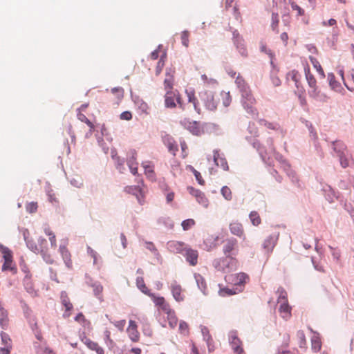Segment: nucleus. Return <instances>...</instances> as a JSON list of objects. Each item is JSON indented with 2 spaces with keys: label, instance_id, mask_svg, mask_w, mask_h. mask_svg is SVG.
<instances>
[{
  "label": "nucleus",
  "instance_id": "nucleus-56",
  "mask_svg": "<svg viewBox=\"0 0 354 354\" xmlns=\"http://www.w3.org/2000/svg\"><path fill=\"white\" fill-rule=\"evenodd\" d=\"M277 73L278 72L271 71V73H270V79H271L272 83L273 84V85L274 86H279L281 84L280 79L277 76Z\"/></svg>",
  "mask_w": 354,
  "mask_h": 354
},
{
  "label": "nucleus",
  "instance_id": "nucleus-57",
  "mask_svg": "<svg viewBox=\"0 0 354 354\" xmlns=\"http://www.w3.org/2000/svg\"><path fill=\"white\" fill-rule=\"evenodd\" d=\"M145 247L147 250L151 251L155 256L159 255V252L156 248L155 245L151 241H145Z\"/></svg>",
  "mask_w": 354,
  "mask_h": 354
},
{
  "label": "nucleus",
  "instance_id": "nucleus-54",
  "mask_svg": "<svg viewBox=\"0 0 354 354\" xmlns=\"http://www.w3.org/2000/svg\"><path fill=\"white\" fill-rule=\"evenodd\" d=\"M290 310H291V308H290V306L288 304V302L281 303V305L279 306V312L280 313H286V314H287V315H288L290 316Z\"/></svg>",
  "mask_w": 354,
  "mask_h": 354
},
{
  "label": "nucleus",
  "instance_id": "nucleus-14",
  "mask_svg": "<svg viewBox=\"0 0 354 354\" xmlns=\"http://www.w3.org/2000/svg\"><path fill=\"white\" fill-rule=\"evenodd\" d=\"M59 252L62 257L63 261L66 265V266L68 268H71L72 267V261H71V255L70 252L68 250L65 245H61L59 246Z\"/></svg>",
  "mask_w": 354,
  "mask_h": 354
},
{
  "label": "nucleus",
  "instance_id": "nucleus-35",
  "mask_svg": "<svg viewBox=\"0 0 354 354\" xmlns=\"http://www.w3.org/2000/svg\"><path fill=\"white\" fill-rule=\"evenodd\" d=\"M167 315L169 326L171 328H174L177 326L178 319L175 315V313L173 310H170L169 314Z\"/></svg>",
  "mask_w": 354,
  "mask_h": 354
},
{
  "label": "nucleus",
  "instance_id": "nucleus-27",
  "mask_svg": "<svg viewBox=\"0 0 354 354\" xmlns=\"http://www.w3.org/2000/svg\"><path fill=\"white\" fill-rule=\"evenodd\" d=\"M304 73L309 86L315 87L317 85V81L314 75L310 73V68L308 65L304 68Z\"/></svg>",
  "mask_w": 354,
  "mask_h": 354
},
{
  "label": "nucleus",
  "instance_id": "nucleus-23",
  "mask_svg": "<svg viewBox=\"0 0 354 354\" xmlns=\"http://www.w3.org/2000/svg\"><path fill=\"white\" fill-rule=\"evenodd\" d=\"M136 285L138 289L145 295L149 296L150 297V295L153 294L150 290L148 289V288L146 286L144 279L141 277H138L136 279Z\"/></svg>",
  "mask_w": 354,
  "mask_h": 354
},
{
  "label": "nucleus",
  "instance_id": "nucleus-17",
  "mask_svg": "<svg viewBox=\"0 0 354 354\" xmlns=\"http://www.w3.org/2000/svg\"><path fill=\"white\" fill-rule=\"evenodd\" d=\"M322 191L324 192L325 198L329 203L334 202L335 198H337L338 196L337 193L330 185H326L322 188Z\"/></svg>",
  "mask_w": 354,
  "mask_h": 354
},
{
  "label": "nucleus",
  "instance_id": "nucleus-8",
  "mask_svg": "<svg viewBox=\"0 0 354 354\" xmlns=\"http://www.w3.org/2000/svg\"><path fill=\"white\" fill-rule=\"evenodd\" d=\"M180 124L194 136H201L203 132L201 130L199 124L196 121H191L189 119L184 118L180 121Z\"/></svg>",
  "mask_w": 354,
  "mask_h": 354
},
{
  "label": "nucleus",
  "instance_id": "nucleus-6",
  "mask_svg": "<svg viewBox=\"0 0 354 354\" xmlns=\"http://www.w3.org/2000/svg\"><path fill=\"white\" fill-rule=\"evenodd\" d=\"M39 254H41L44 261L48 264H53L54 263L53 259L50 254L48 252V243L46 239L42 236L39 237L37 240Z\"/></svg>",
  "mask_w": 354,
  "mask_h": 354
},
{
  "label": "nucleus",
  "instance_id": "nucleus-49",
  "mask_svg": "<svg viewBox=\"0 0 354 354\" xmlns=\"http://www.w3.org/2000/svg\"><path fill=\"white\" fill-rule=\"evenodd\" d=\"M19 266L21 271L26 273L25 277L28 278V277H31L28 266L26 264L24 259L23 257H21L19 261Z\"/></svg>",
  "mask_w": 354,
  "mask_h": 354
},
{
  "label": "nucleus",
  "instance_id": "nucleus-24",
  "mask_svg": "<svg viewBox=\"0 0 354 354\" xmlns=\"http://www.w3.org/2000/svg\"><path fill=\"white\" fill-rule=\"evenodd\" d=\"M92 288L94 296L97 298L100 302H102L104 301L102 294L103 291V286L101 283L98 281L97 283L93 284Z\"/></svg>",
  "mask_w": 354,
  "mask_h": 354
},
{
  "label": "nucleus",
  "instance_id": "nucleus-34",
  "mask_svg": "<svg viewBox=\"0 0 354 354\" xmlns=\"http://www.w3.org/2000/svg\"><path fill=\"white\" fill-rule=\"evenodd\" d=\"M258 122L260 125L265 126L268 129L272 130H277L279 127V124L274 122H270L265 119H259Z\"/></svg>",
  "mask_w": 354,
  "mask_h": 354
},
{
  "label": "nucleus",
  "instance_id": "nucleus-43",
  "mask_svg": "<svg viewBox=\"0 0 354 354\" xmlns=\"http://www.w3.org/2000/svg\"><path fill=\"white\" fill-rule=\"evenodd\" d=\"M236 277V280L235 284L239 285V286L244 284L246 281V279H248V274H246L244 272H240V273L237 274Z\"/></svg>",
  "mask_w": 354,
  "mask_h": 354
},
{
  "label": "nucleus",
  "instance_id": "nucleus-60",
  "mask_svg": "<svg viewBox=\"0 0 354 354\" xmlns=\"http://www.w3.org/2000/svg\"><path fill=\"white\" fill-rule=\"evenodd\" d=\"M201 333L203 334V339L205 341V340H208V341L212 340V337L211 335L209 334V329L207 328V327L201 326Z\"/></svg>",
  "mask_w": 354,
  "mask_h": 354
},
{
  "label": "nucleus",
  "instance_id": "nucleus-26",
  "mask_svg": "<svg viewBox=\"0 0 354 354\" xmlns=\"http://www.w3.org/2000/svg\"><path fill=\"white\" fill-rule=\"evenodd\" d=\"M62 304L66 308V311H70L73 308V304L71 303L66 291H62L60 294Z\"/></svg>",
  "mask_w": 354,
  "mask_h": 354
},
{
  "label": "nucleus",
  "instance_id": "nucleus-40",
  "mask_svg": "<svg viewBox=\"0 0 354 354\" xmlns=\"http://www.w3.org/2000/svg\"><path fill=\"white\" fill-rule=\"evenodd\" d=\"M297 337L299 339V346L300 348H304L306 345V340L305 333L302 330H299L297 333Z\"/></svg>",
  "mask_w": 354,
  "mask_h": 354
},
{
  "label": "nucleus",
  "instance_id": "nucleus-18",
  "mask_svg": "<svg viewBox=\"0 0 354 354\" xmlns=\"http://www.w3.org/2000/svg\"><path fill=\"white\" fill-rule=\"evenodd\" d=\"M9 319L7 310L0 304V326L3 329L8 326Z\"/></svg>",
  "mask_w": 354,
  "mask_h": 354
},
{
  "label": "nucleus",
  "instance_id": "nucleus-11",
  "mask_svg": "<svg viewBox=\"0 0 354 354\" xmlns=\"http://www.w3.org/2000/svg\"><path fill=\"white\" fill-rule=\"evenodd\" d=\"M183 254L185 257L186 261L189 262L191 266H194L197 264L198 257L197 250L187 248L185 250V253H183Z\"/></svg>",
  "mask_w": 354,
  "mask_h": 354
},
{
  "label": "nucleus",
  "instance_id": "nucleus-30",
  "mask_svg": "<svg viewBox=\"0 0 354 354\" xmlns=\"http://www.w3.org/2000/svg\"><path fill=\"white\" fill-rule=\"evenodd\" d=\"M309 59L310 61V62L312 63V64L313 65L314 68H315L319 73V75L321 76L322 78H324L325 77V73H324V71L323 70V68H322L319 61L314 57L313 56H310L309 57Z\"/></svg>",
  "mask_w": 354,
  "mask_h": 354
},
{
  "label": "nucleus",
  "instance_id": "nucleus-9",
  "mask_svg": "<svg viewBox=\"0 0 354 354\" xmlns=\"http://www.w3.org/2000/svg\"><path fill=\"white\" fill-rule=\"evenodd\" d=\"M150 298L153 300L156 306H158L166 314H169L171 309L169 304L165 301L163 297H156L155 294L153 293L150 295Z\"/></svg>",
  "mask_w": 354,
  "mask_h": 354
},
{
  "label": "nucleus",
  "instance_id": "nucleus-42",
  "mask_svg": "<svg viewBox=\"0 0 354 354\" xmlns=\"http://www.w3.org/2000/svg\"><path fill=\"white\" fill-rule=\"evenodd\" d=\"M173 84H174V75H169V77H166V78L164 80L165 89L166 91H167V90L174 91L173 90Z\"/></svg>",
  "mask_w": 354,
  "mask_h": 354
},
{
  "label": "nucleus",
  "instance_id": "nucleus-63",
  "mask_svg": "<svg viewBox=\"0 0 354 354\" xmlns=\"http://www.w3.org/2000/svg\"><path fill=\"white\" fill-rule=\"evenodd\" d=\"M279 15L277 12L272 13V24L271 27L273 30H275L279 24Z\"/></svg>",
  "mask_w": 354,
  "mask_h": 354
},
{
  "label": "nucleus",
  "instance_id": "nucleus-21",
  "mask_svg": "<svg viewBox=\"0 0 354 354\" xmlns=\"http://www.w3.org/2000/svg\"><path fill=\"white\" fill-rule=\"evenodd\" d=\"M328 80L330 88L335 91H340L342 87L339 82L335 80V75L333 73H328Z\"/></svg>",
  "mask_w": 354,
  "mask_h": 354
},
{
  "label": "nucleus",
  "instance_id": "nucleus-61",
  "mask_svg": "<svg viewBox=\"0 0 354 354\" xmlns=\"http://www.w3.org/2000/svg\"><path fill=\"white\" fill-rule=\"evenodd\" d=\"M164 58H165V55H162L160 57L159 61L158 62L156 69V75H159L162 71V69L165 65Z\"/></svg>",
  "mask_w": 354,
  "mask_h": 354
},
{
  "label": "nucleus",
  "instance_id": "nucleus-37",
  "mask_svg": "<svg viewBox=\"0 0 354 354\" xmlns=\"http://www.w3.org/2000/svg\"><path fill=\"white\" fill-rule=\"evenodd\" d=\"M249 217L253 225L258 226L261 223V220L257 212H251L249 214Z\"/></svg>",
  "mask_w": 354,
  "mask_h": 354
},
{
  "label": "nucleus",
  "instance_id": "nucleus-3",
  "mask_svg": "<svg viewBox=\"0 0 354 354\" xmlns=\"http://www.w3.org/2000/svg\"><path fill=\"white\" fill-rule=\"evenodd\" d=\"M198 96L207 109L209 111L216 109L218 101L215 99L214 92L204 90L198 93Z\"/></svg>",
  "mask_w": 354,
  "mask_h": 354
},
{
  "label": "nucleus",
  "instance_id": "nucleus-31",
  "mask_svg": "<svg viewBox=\"0 0 354 354\" xmlns=\"http://www.w3.org/2000/svg\"><path fill=\"white\" fill-rule=\"evenodd\" d=\"M276 293L278 295L277 301L279 303L288 302V295L283 287H279Z\"/></svg>",
  "mask_w": 354,
  "mask_h": 354
},
{
  "label": "nucleus",
  "instance_id": "nucleus-10",
  "mask_svg": "<svg viewBox=\"0 0 354 354\" xmlns=\"http://www.w3.org/2000/svg\"><path fill=\"white\" fill-rule=\"evenodd\" d=\"M279 235V233H274L268 236L263 241V249H265L268 252H272L277 243Z\"/></svg>",
  "mask_w": 354,
  "mask_h": 354
},
{
  "label": "nucleus",
  "instance_id": "nucleus-22",
  "mask_svg": "<svg viewBox=\"0 0 354 354\" xmlns=\"http://www.w3.org/2000/svg\"><path fill=\"white\" fill-rule=\"evenodd\" d=\"M230 232L237 236H241L243 234V228L240 223L234 222L230 224Z\"/></svg>",
  "mask_w": 354,
  "mask_h": 354
},
{
  "label": "nucleus",
  "instance_id": "nucleus-39",
  "mask_svg": "<svg viewBox=\"0 0 354 354\" xmlns=\"http://www.w3.org/2000/svg\"><path fill=\"white\" fill-rule=\"evenodd\" d=\"M188 169L193 173L194 175L196 180H197L198 183L201 185H205V180L203 179L201 173L196 170L194 167L192 165H189Z\"/></svg>",
  "mask_w": 354,
  "mask_h": 354
},
{
  "label": "nucleus",
  "instance_id": "nucleus-12",
  "mask_svg": "<svg viewBox=\"0 0 354 354\" xmlns=\"http://www.w3.org/2000/svg\"><path fill=\"white\" fill-rule=\"evenodd\" d=\"M131 156L127 159V165L133 175L138 174V162H136L137 153L135 149L130 151Z\"/></svg>",
  "mask_w": 354,
  "mask_h": 354
},
{
  "label": "nucleus",
  "instance_id": "nucleus-52",
  "mask_svg": "<svg viewBox=\"0 0 354 354\" xmlns=\"http://www.w3.org/2000/svg\"><path fill=\"white\" fill-rule=\"evenodd\" d=\"M30 277H28V278L24 277V285L28 293H32L34 292V288L32 286V283L30 281Z\"/></svg>",
  "mask_w": 354,
  "mask_h": 354
},
{
  "label": "nucleus",
  "instance_id": "nucleus-59",
  "mask_svg": "<svg viewBox=\"0 0 354 354\" xmlns=\"http://www.w3.org/2000/svg\"><path fill=\"white\" fill-rule=\"evenodd\" d=\"M219 294L221 296L225 297L226 295H233L236 294L234 288H223L220 289Z\"/></svg>",
  "mask_w": 354,
  "mask_h": 354
},
{
  "label": "nucleus",
  "instance_id": "nucleus-13",
  "mask_svg": "<svg viewBox=\"0 0 354 354\" xmlns=\"http://www.w3.org/2000/svg\"><path fill=\"white\" fill-rule=\"evenodd\" d=\"M213 153V159L215 165L221 167L224 171H227L229 167L225 158L221 156L219 151L217 149L214 150Z\"/></svg>",
  "mask_w": 354,
  "mask_h": 354
},
{
  "label": "nucleus",
  "instance_id": "nucleus-51",
  "mask_svg": "<svg viewBox=\"0 0 354 354\" xmlns=\"http://www.w3.org/2000/svg\"><path fill=\"white\" fill-rule=\"evenodd\" d=\"M111 93L116 95L118 100H122L124 97V89L120 87H114L111 89Z\"/></svg>",
  "mask_w": 354,
  "mask_h": 354
},
{
  "label": "nucleus",
  "instance_id": "nucleus-28",
  "mask_svg": "<svg viewBox=\"0 0 354 354\" xmlns=\"http://www.w3.org/2000/svg\"><path fill=\"white\" fill-rule=\"evenodd\" d=\"M165 142L167 146L169 151L175 155L176 151H178V145H176L174 140L171 137L169 136L165 138Z\"/></svg>",
  "mask_w": 354,
  "mask_h": 354
},
{
  "label": "nucleus",
  "instance_id": "nucleus-2",
  "mask_svg": "<svg viewBox=\"0 0 354 354\" xmlns=\"http://www.w3.org/2000/svg\"><path fill=\"white\" fill-rule=\"evenodd\" d=\"M242 96V105L245 111L251 114L252 116H256L258 112L255 108L252 106V104L255 102V99L252 96L249 86L240 90Z\"/></svg>",
  "mask_w": 354,
  "mask_h": 354
},
{
  "label": "nucleus",
  "instance_id": "nucleus-15",
  "mask_svg": "<svg viewBox=\"0 0 354 354\" xmlns=\"http://www.w3.org/2000/svg\"><path fill=\"white\" fill-rule=\"evenodd\" d=\"M3 257L4 259V263L2 266V270H11L13 271L15 273L17 272V269L15 267H13L11 266L12 263V252H10L8 254H6L5 255H3Z\"/></svg>",
  "mask_w": 354,
  "mask_h": 354
},
{
  "label": "nucleus",
  "instance_id": "nucleus-46",
  "mask_svg": "<svg viewBox=\"0 0 354 354\" xmlns=\"http://www.w3.org/2000/svg\"><path fill=\"white\" fill-rule=\"evenodd\" d=\"M77 118H78L81 122L86 123V124L89 127V128H91V129H95V126H94V124H93V122H91V121H90L87 118H86V116L84 114H83V113H82L79 112V113H77Z\"/></svg>",
  "mask_w": 354,
  "mask_h": 354
},
{
  "label": "nucleus",
  "instance_id": "nucleus-58",
  "mask_svg": "<svg viewBox=\"0 0 354 354\" xmlns=\"http://www.w3.org/2000/svg\"><path fill=\"white\" fill-rule=\"evenodd\" d=\"M248 131L250 135L254 136V137L259 136V132L257 128L255 127L254 123L249 122L248 127Z\"/></svg>",
  "mask_w": 354,
  "mask_h": 354
},
{
  "label": "nucleus",
  "instance_id": "nucleus-55",
  "mask_svg": "<svg viewBox=\"0 0 354 354\" xmlns=\"http://www.w3.org/2000/svg\"><path fill=\"white\" fill-rule=\"evenodd\" d=\"M189 32L188 30H183L181 33V43L185 47L189 46Z\"/></svg>",
  "mask_w": 354,
  "mask_h": 354
},
{
  "label": "nucleus",
  "instance_id": "nucleus-38",
  "mask_svg": "<svg viewBox=\"0 0 354 354\" xmlns=\"http://www.w3.org/2000/svg\"><path fill=\"white\" fill-rule=\"evenodd\" d=\"M312 350L317 353L320 351L322 347V343L318 337H313L311 339Z\"/></svg>",
  "mask_w": 354,
  "mask_h": 354
},
{
  "label": "nucleus",
  "instance_id": "nucleus-1",
  "mask_svg": "<svg viewBox=\"0 0 354 354\" xmlns=\"http://www.w3.org/2000/svg\"><path fill=\"white\" fill-rule=\"evenodd\" d=\"M212 264L218 271L227 273L236 270L239 263L236 257H225L214 259Z\"/></svg>",
  "mask_w": 354,
  "mask_h": 354
},
{
  "label": "nucleus",
  "instance_id": "nucleus-25",
  "mask_svg": "<svg viewBox=\"0 0 354 354\" xmlns=\"http://www.w3.org/2000/svg\"><path fill=\"white\" fill-rule=\"evenodd\" d=\"M194 278L196 281L198 287L202 291L204 295H207V285L205 279L200 274H195Z\"/></svg>",
  "mask_w": 354,
  "mask_h": 354
},
{
  "label": "nucleus",
  "instance_id": "nucleus-36",
  "mask_svg": "<svg viewBox=\"0 0 354 354\" xmlns=\"http://www.w3.org/2000/svg\"><path fill=\"white\" fill-rule=\"evenodd\" d=\"M81 340L82 342H84L87 346V347L89 349H91L92 351H95L98 347H100L99 345L97 344V343L91 341L90 339L87 338L85 335H84V337H81Z\"/></svg>",
  "mask_w": 354,
  "mask_h": 354
},
{
  "label": "nucleus",
  "instance_id": "nucleus-20",
  "mask_svg": "<svg viewBox=\"0 0 354 354\" xmlns=\"http://www.w3.org/2000/svg\"><path fill=\"white\" fill-rule=\"evenodd\" d=\"M27 234H28V231L26 230L24 232V238L26 241V246L29 250H30L34 253L39 254V248L37 245L32 239H28Z\"/></svg>",
  "mask_w": 354,
  "mask_h": 354
},
{
  "label": "nucleus",
  "instance_id": "nucleus-29",
  "mask_svg": "<svg viewBox=\"0 0 354 354\" xmlns=\"http://www.w3.org/2000/svg\"><path fill=\"white\" fill-rule=\"evenodd\" d=\"M230 343L232 345V348L234 351H237V350H240L242 347L241 346V342L239 338H238L237 335L234 333L231 335L230 339Z\"/></svg>",
  "mask_w": 354,
  "mask_h": 354
},
{
  "label": "nucleus",
  "instance_id": "nucleus-32",
  "mask_svg": "<svg viewBox=\"0 0 354 354\" xmlns=\"http://www.w3.org/2000/svg\"><path fill=\"white\" fill-rule=\"evenodd\" d=\"M112 158L113 160H115L116 169L120 172L123 173L124 170H125V167L124 166V159L121 158L120 157L118 156L117 155H112Z\"/></svg>",
  "mask_w": 354,
  "mask_h": 354
},
{
  "label": "nucleus",
  "instance_id": "nucleus-33",
  "mask_svg": "<svg viewBox=\"0 0 354 354\" xmlns=\"http://www.w3.org/2000/svg\"><path fill=\"white\" fill-rule=\"evenodd\" d=\"M169 247L173 248L174 251H176L177 253L185 252V250L187 248L183 242H171L169 243Z\"/></svg>",
  "mask_w": 354,
  "mask_h": 354
},
{
  "label": "nucleus",
  "instance_id": "nucleus-50",
  "mask_svg": "<svg viewBox=\"0 0 354 354\" xmlns=\"http://www.w3.org/2000/svg\"><path fill=\"white\" fill-rule=\"evenodd\" d=\"M37 202H30L26 205V209L30 214L35 213L37 211Z\"/></svg>",
  "mask_w": 354,
  "mask_h": 354
},
{
  "label": "nucleus",
  "instance_id": "nucleus-4",
  "mask_svg": "<svg viewBox=\"0 0 354 354\" xmlns=\"http://www.w3.org/2000/svg\"><path fill=\"white\" fill-rule=\"evenodd\" d=\"M183 109V104L178 90H167L165 95V105L167 108L173 109L176 106V104Z\"/></svg>",
  "mask_w": 354,
  "mask_h": 354
},
{
  "label": "nucleus",
  "instance_id": "nucleus-16",
  "mask_svg": "<svg viewBox=\"0 0 354 354\" xmlns=\"http://www.w3.org/2000/svg\"><path fill=\"white\" fill-rule=\"evenodd\" d=\"M333 149L336 153L337 156H342L345 153L346 146L341 140H335L331 142Z\"/></svg>",
  "mask_w": 354,
  "mask_h": 354
},
{
  "label": "nucleus",
  "instance_id": "nucleus-41",
  "mask_svg": "<svg viewBox=\"0 0 354 354\" xmlns=\"http://www.w3.org/2000/svg\"><path fill=\"white\" fill-rule=\"evenodd\" d=\"M337 39H338V34L337 32L334 31L333 33L332 34L331 38L327 39L328 45L333 49L335 50L336 49V43L337 41Z\"/></svg>",
  "mask_w": 354,
  "mask_h": 354
},
{
  "label": "nucleus",
  "instance_id": "nucleus-47",
  "mask_svg": "<svg viewBox=\"0 0 354 354\" xmlns=\"http://www.w3.org/2000/svg\"><path fill=\"white\" fill-rule=\"evenodd\" d=\"M179 331L180 333L183 334L184 335H187L189 334V325L188 324L181 320L179 324Z\"/></svg>",
  "mask_w": 354,
  "mask_h": 354
},
{
  "label": "nucleus",
  "instance_id": "nucleus-19",
  "mask_svg": "<svg viewBox=\"0 0 354 354\" xmlns=\"http://www.w3.org/2000/svg\"><path fill=\"white\" fill-rule=\"evenodd\" d=\"M171 293L176 301H182L184 300V297L181 295L182 288L178 284L174 283L171 286Z\"/></svg>",
  "mask_w": 354,
  "mask_h": 354
},
{
  "label": "nucleus",
  "instance_id": "nucleus-44",
  "mask_svg": "<svg viewBox=\"0 0 354 354\" xmlns=\"http://www.w3.org/2000/svg\"><path fill=\"white\" fill-rule=\"evenodd\" d=\"M221 194L227 201H231L232 194L230 189L227 186H223L221 190Z\"/></svg>",
  "mask_w": 354,
  "mask_h": 354
},
{
  "label": "nucleus",
  "instance_id": "nucleus-5",
  "mask_svg": "<svg viewBox=\"0 0 354 354\" xmlns=\"http://www.w3.org/2000/svg\"><path fill=\"white\" fill-rule=\"evenodd\" d=\"M223 252L225 257H235L239 252L237 240L234 238H230L225 240Z\"/></svg>",
  "mask_w": 354,
  "mask_h": 354
},
{
  "label": "nucleus",
  "instance_id": "nucleus-48",
  "mask_svg": "<svg viewBox=\"0 0 354 354\" xmlns=\"http://www.w3.org/2000/svg\"><path fill=\"white\" fill-rule=\"evenodd\" d=\"M313 145H314V147H315V151H316L317 156L320 158H323L324 157V153L322 150V148L318 140H313Z\"/></svg>",
  "mask_w": 354,
  "mask_h": 354
},
{
  "label": "nucleus",
  "instance_id": "nucleus-53",
  "mask_svg": "<svg viewBox=\"0 0 354 354\" xmlns=\"http://www.w3.org/2000/svg\"><path fill=\"white\" fill-rule=\"evenodd\" d=\"M198 203L205 207L208 206V199L206 198L205 194L201 192V194L196 198Z\"/></svg>",
  "mask_w": 354,
  "mask_h": 354
},
{
  "label": "nucleus",
  "instance_id": "nucleus-7",
  "mask_svg": "<svg viewBox=\"0 0 354 354\" xmlns=\"http://www.w3.org/2000/svg\"><path fill=\"white\" fill-rule=\"evenodd\" d=\"M232 36L234 45L236 46L241 55L243 57H247L248 51L245 45V41L242 36L240 35L237 30H234L232 32Z\"/></svg>",
  "mask_w": 354,
  "mask_h": 354
},
{
  "label": "nucleus",
  "instance_id": "nucleus-45",
  "mask_svg": "<svg viewBox=\"0 0 354 354\" xmlns=\"http://www.w3.org/2000/svg\"><path fill=\"white\" fill-rule=\"evenodd\" d=\"M195 225V221L192 218H188L183 221L181 226L183 230H189L192 226Z\"/></svg>",
  "mask_w": 354,
  "mask_h": 354
},
{
  "label": "nucleus",
  "instance_id": "nucleus-64",
  "mask_svg": "<svg viewBox=\"0 0 354 354\" xmlns=\"http://www.w3.org/2000/svg\"><path fill=\"white\" fill-rule=\"evenodd\" d=\"M235 82L240 90L248 86L245 83V80H243V78L239 75L236 77Z\"/></svg>",
  "mask_w": 354,
  "mask_h": 354
},
{
  "label": "nucleus",
  "instance_id": "nucleus-62",
  "mask_svg": "<svg viewBox=\"0 0 354 354\" xmlns=\"http://www.w3.org/2000/svg\"><path fill=\"white\" fill-rule=\"evenodd\" d=\"M0 335H1V342H2L3 344H4L5 346L10 345L11 339L8 333H6L5 332H1Z\"/></svg>",
  "mask_w": 354,
  "mask_h": 354
}]
</instances>
